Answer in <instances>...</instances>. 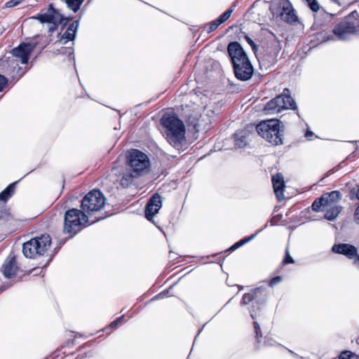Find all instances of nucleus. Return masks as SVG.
Returning <instances> with one entry per match:
<instances>
[{"mask_svg": "<svg viewBox=\"0 0 359 359\" xmlns=\"http://www.w3.org/2000/svg\"><path fill=\"white\" fill-rule=\"evenodd\" d=\"M15 183L10 184L6 189L0 194V201H6L13 194L15 189Z\"/></svg>", "mask_w": 359, "mask_h": 359, "instance_id": "obj_23", "label": "nucleus"}, {"mask_svg": "<svg viewBox=\"0 0 359 359\" xmlns=\"http://www.w3.org/2000/svg\"><path fill=\"white\" fill-rule=\"evenodd\" d=\"M341 210V207L339 205L324 208L323 212H325V218L330 221L334 220Z\"/></svg>", "mask_w": 359, "mask_h": 359, "instance_id": "obj_19", "label": "nucleus"}, {"mask_svg": "<svg viewBox=\"0 0 359 359\" xmlns=\"http://www.w3.org/2000/svg\"><path fill=\"white\" fill-rule=\"evenodd\" d=\"M254 325H255V329L256 337H258L259 334L261 335V330H260L259 325L258 323H257V322L254 323Z\"/></svg>", "mask_w": 359, "mask_h": 359, "instance_id": "obj_37", "label": "nucleus"}, {"mask_svg": "<svg viewBox=\"0 0 359 359\" xmlns=\"http://www.w3.org/2000/svg\"><path fill=\"white\" fill-rule=\"evenodd\" d=\"M36 47L34 43H22L17 48H13L10 55L0 60V66L5 73L13 79L21 77L25 70L19 66L27 64L30 55Z\"/></svg>", "mask_w": 359, "mask_h": 359, "instance_id": "obj_1", "label": "nucleus"}, {"mask_svg": "<svg viewBox=\"0 0 359 359\" xmlns=\"http://www.w3.org/2000/svg\"><path fill=\"white\" fill-rule=\"evenodd\" d=\"M261 231H262V230L260 229V230L257 231L255 233H254V234L251 235L250 236L245 237V238H244L243 239H242V240H243V241L244 242V244H245L246 243H248V242H249V241H252L254 238H255V237L257 236V234H258Z\"/></svg>", "mask_w": 359, "mask_h": 359, "instance_id": "obj_33", "label": "nucleus"}, {"mask_svg": "<svg viewBox=\"0 0 359 359\" xmlns=\"http://www.w3.org/2000/svg\"><path fill=\"white\" fill-rule=\"evenodd\" d=\"M355 221L357 224H359V205H358L355 211Z\"/></svg>", "mask_w": 359, "mask_h": 359, "instance_id": "obj_38", "label": "nucleus"}, {"mask_svg": "<svg viewBox=\"0 0 359 359\" xmlns=\"http://www.w3.org/2000/svg\"><path fill=\"white\" fill-rule=\"evenodd\" d=\"M256 130L260 136L271 144L278 145L283 143V133L278 119L264 121L257 126Z\"/></svg>", "mask_w": 359, "mask_h": 359, "instance_id": "obj_7", "label": "nucleus"}, {"mask_svg": "<svg viewBox=\"0 0 359 359\" xmlns=\"http://www.w3.org/2000/svg\"><path fill=\"white\" fill-rule=\"evenodd\" d=\"M322 200L324 202V208L339 205V203L341 200V195L339 191H333L324 194L322 196Z\"/></svg>", "mask_w": 359, "mask_h": 359, "instance_id": "obj_17", "label": "nucleus"}, {"mask_svg": "<svg viewBox=\"0 0 359 359\" xmlns=\"http://www.w3.org/2000/svg\"><path fill=\"white\" fill-rule=\"evenodd\" d=\"M357 344H359V338L356 340Z\"/></svg>", "mask_w": 359, "mask_h": 359, "instance_id": "obj_46", "label": "nucleus"}, {"mask_svg": "<svg viewBox=\"0 0 359 359\" xmlns=\"http://www.w3.org/2000/svg\"><path fill=\"white\" fill-rule=\"evenodd\" d=\"M312 135H313V133L311 131H306V133L305 134L306 137H307L311 136Z\"/></svg>", "mask_w": 359, "mask_h": 359, "instance_id": "obj_41", "label": "nucleus"}, {"mask_svg": "<svg viewBox=\"0 0 359 359\" xmlns=\"http://www.w3.org/2000/svg\"><path fill=\"white\" fill-rule=\"evenodd\" d=\"M261 290H262V287H257L253 290L250 293L244 294L242 298L241 304L246 305L250 304L255 298L257 292Z\"/></svg>", "mask_w": 359, "mask_h": 359, "instance_id": "obj_22", "label": "nucleus"}, {"mask_svg": "<svg viewBox=\"0 0 359 359\" xmlns=\"http://www.w3.org/2000/svg\"><path fill=\"white\" fill-rule=\"evenodd\" d=\"M354 258V264L359 268V255L358 256L356 255Z\"/></svg>", "mask_w": 359, "mask_h": 359, "instance_id": "obj_40", "label": "nucleus"}, {"mask_svg": "<svg viewBox=\"0 0 359 359\" xmlns=\"http://www.w3.org/2000/svg\"><path fill=\"white\" fill-rule=\"evenodd\" d=\"M354 355V353L350 351H344L339 355L340 359H351Z\"/></svg>", "mask_w": 359, "mask_h": 359, "instance_id": "obj_28", "label": "nucleus"}, {"mask_svg": "<svg viewBox=\"0 0 359 359\" xmlns=\"http://www.w3.org/2000/svg\"><path fill=\"white\" fill-rule=\"evenodd\" d=\"M356 196L359 199V187H358V191H357V194H356Z\"/></svg>", "mask_w": 359, "mask_h": 359, "instance_id": "obj_44", "label": "nucleus"}, {"mask_svg": "<svg viewBox=\"0 0 359 359\" xmlns=\"http://www.w3.org/2000/svg\"><path fill=\"white\" fill-rule=\"evenodd\" d=\"M236 77L241 81L249 80L254 72L252 65L238 42H231L227 47Z\"/></svg>", "mask_w": 359, "mask_h": 359, "instance_id": "obj_4", "label": "nucleus"}, {"mask_svg": "<svg viewBox=\"0 0 359 359\" xmlns=\"http://www.w3.org/2000/svg\"><path fill=\"white\" fill-rule=\"evenodd\" d=\"M79 25V21L75 20L71 23L67 27L65 32L62 35L61 38L55 42V46H60L67 44L69 41H74L76 36Z\"/></svg>", "mask_w": 359, "mask_h": 359, "instance_id": "obj_13", "label": "nucleus"}, {"mask_svg": "<svg viewBox=\"0 0 359 359\" xmlns=\"http://www.w3.org/2000/svg\"><path fill=\"white\" fill-rule=\"evenodd\" d=\"M310 8V9L313 11L316 12L319 10L320 6L318 3L317 0H305Z\"/></svg>", "mask_w": 359, "mask_h": 359, "instance_id": "obj_27", "label": "nucleus"}, {"mask_svg": "<svg viewBox=\"0 0 359 359\" xmlns=\"http://www.w3.org/2000/svg\"><path fill=\"white\" fill-rule=\"evenodd\" d=\"M280 17L283 21L290 24L294 23L297 20V17L290 2H284L283 4Z\"/></svg>", "mask_w": 359, "mask_h": 359, "instance_id": "obj_16", "label": "nucleus"}, {"mask_svg": "<svg viewBox=\"0 0 359 359\" xmlns=\"http://www.w3.org/2000/svg\"><path fill=\"white\" fill-rule=\"evenodd\" d=\"M234 142L238 148L244 147L248 143V133L243 130L236 133L234 135Z\"/></svg>", "mask_w": 359, "mask_h": 359, "instance_id": "obj_20", "label": "nucleus"}, {"mask_svg": "<svg viewBox=\"0 0 359 359\" xmlns=\"http://www.w3.org/2000/svg\"><path fill=\"white\" fill-rule=\"evenodd\" d=\"M163 297V295H162L161 294H158V295H157V296L154 297L152 299V300H154V299H158L161 298V297Z\"/></svg>", "mask_w": 359, "mask_h": 359, "instance_id": "obj_42", "label": "nucleus"}, {"mask_svg": "<svg viewBox=\"0 0 359 359\" xmlns=\"http://www.w3.org/2000/svg\"><path fill=\"white\" fill-rule=\"evenodd\" d=\"M266 344H269V345H272V344H269V340L266 341Z\"/></svg>", "mask_w": 359, "mask_h": 359, "instance_id": "obj_45", "label": "nucleus"}, {"mask_svg": "<svg viewBox=\"0 0 359 359\" xmlns=\"http://www.w3.org/2000/svg\"><path fill=\"white\" fill-rule=\"evenodd\" d=\"M128 171L123 173L120 184L123 187H129L133 180L147 174L150 170V161L144 152L132 149L127 156Z\"/></svg>", "mask_w": 359, "mask_h": 359, "instance_id": "obj_3", "label": "nucleus"}, {"mask_svg": "<svg viewBox=\"0 0 359 359\" xmlns=\"http://www.w3.org/2000/svg\"><path fill=\"white\" fill-rule=\"evenodd\" d=\"M32 18L39 20L41 23H50L51 24L49 27V32H52L55 29L56 25L62 23L65 20L62 15L59 13L58 11L55 9L52 5L49 6V8L45 13L39 14Z\"/></svg>", "mask_w": 359, "mask_h": 359, "instance_id": "obj_10", "label": "nucleus"}, {"mask_svg": "<svg viewBox=\"0 0 359 359\" xmlns=\"http://www.w3.org/2000/svg\"><path fill=\"white\" fill-rule=\"evenodd\" d=\"M7 79L5 76L0 74V91H1L4 89V88L7 84Z\"/></svg>", "mask_w": 359, "mask_h": 359, "instance_id": "obj_31", "label": "nucleus"}, {"mask_svg": "<svg viewBox=\"0 0 359 359\" xmlns=\"http://www.w3.org/2000/svg\"><path fill=\"white\" fill-rule=\"evenodd\" d=\"M18 269V267L17 266L15 259L13 257H11L8 262L4 264L1 268V271L6 278H9L16 274Z\"/></svg>", "mask_w": 359, "mask_h": 359, "instance_id": "obj_18", "label": "nucleus"}, {"mask_svg": "<svg viewBox=\"0 0 359 359\" xmlns=\"http://www.w3.org/2000/svg\"><path fill=\"white\" fill-rule=\"evenodd\" d=\"M272 183L274 193L279 201L285 198L283 191L285 189V181L283 175L280 173H277L272 177Z\"/></svg>", "mask_w": 359, "mask_h": 359, "instance_id": "obj_15", "label": "nucleus"}, {"mask_svg": "<svg viewBox=\"0 0 359 359\" xmlns=\"http://www.w3.org/2000/svg\"><path fill=\"white\" fill-rule=\"evenodd\" d=\"M250 316H251V317H252L253 319H255V316L254 311H250Z\"/></svg>", "mask_w": 359, "mask_h": 359, "instance_id": "obj_43", "label": "nucleus"}, {"mask_svg": "<svg viewBox=\"0 0 359 359\" xmlns=\"http://www.w3.org/2000/svg\"><path fill=\"white\" fill-rule=\"evenodd\" d=\"M160 123L168 142L178 150L182 149L186 144V128L183 121L173 113H165Z\"/></svg>", "mask_w": 359, "mask_h": 359, "instance_id": "obj_2", "label": "nucleus"}, {"mask_svg": "<svg viewBox=\"0 0 359 359\" xmlns=\"http://www.w3.org/2000/svg\"><path fill=\"white\" fill-rule=\"evenodd\" d=\"M22 1V0H10L6 3L5 6L6 8H13L19 5Z\"/></svg>", "mask_w": 359, "mask_h": 359, "instance_id": "obj_29", "label": "nucleus"}, {"mask_svg": "<svg viewBox=\"0 0 359 359\" xmlns=\"http://www.w3.org/2000/svg\"><path fill=\"white\" fill-rule=\"evenodd\" d=\"M105 203L104 195L98 190H93L86 195L81 201L83 212L91 214L99 211Z\"/></svg>", "mask_w": 359, "mask_h": 359, "instance_id": "obj_9", "label": "nucleus"}, {"mask_svg": "<svg viewBox=\"0 0 359 359\" xmlns=\"http://www.w3.org/2000/svg\"><path fill=\"white\" fill-rule=\"evenodd\" d=\"M123 318V316L118 318L116 320L113 321L110 325V328H116L118 324L121 322L122 319Z\"/></svg>", "mask_w": 359, "mask_h": 359, "instance_id": "obj_32", "label": "nucleus"}, {"mask_svg": "<svg viewBox=\"0 0 359 359\" xmlns=\"http://www.w3.org/2000/svg\"><path fill=\"white\" fill-rule=\"evenodd\" d=\"M85 212L75 208L67 210L64 217V232L73 236L80 231L88 222Z\"/></svg>", "mask_w": 359, "mask_h": 359, "instance_id": "obj_6", "label": "nucleus"}, {"mask_svg": "<svg viewBox=\"0 0 359 359\" xmlns=\"http://www.w3.org/2000/svg\"><path fill=\"white\" fill-rule=\"evenodd\" d=\"M281 281V277L280 276H276L273 278L269 281V285L270 287H273L274 285L278 284Z\"/></svg>", "mask_w": 359, "mask_h": 359, "instance_id": "obj_30", "label": "nucleus"}, {"mask_svg": "<svg viewBox=\"0 0 359 359\" xmlns=\"http://www.w3.org/2000/svg\"><path fill=\"white\" fill-rule=\"evenodd\" d=\"M283 263L284 264L294 263V260L292 258V257L290 255V254H289L287 250L286 251V255H285V259L283 260Z\"/></svg>", "mask_w": 359, "mask_h": 359, "instance_id": "obj_35", "label": "nucleus"}, {"mask_svg": "<svg viewBox=\"0 0 359 359\" xmlns=\"http://www.w3.org/2000/svg\"><path fill=\"white\" fill-rule=\"evenodd\" d=\"M332 250L335 253L344 255L348 259H353L358 255L357 248L347 243L334 244L332 246Z\"/></svg>", "mask_w": 359, "mask_h": 359, "instance_id": "obj_14", "label": "nucleus"}, {"mask_svg": "<svg viewBox=\"0 0 359 359\" xmlns=\"http://www.w3.org/2000/svg\"><path fill=\"white\" fill-rule=\"evenodd\" d=\"M288 93L289 90L285 88L281 95L270 100L264 108V113L267 115H273L286 109L295 110L296 103Z\"/></svg>", "mask_w": 359, "mask_h": 359, "instance_id": "obj_8", "label": "nucleus"}, {"mask_svg": "<svg viewBox=\"0 0 359 359\" xmlns=\"http://www.w3.org/2000/svg\"><path fill=\"white\" fill-rule=\"evenodd\" d=\"M162 206V200L160 195L155 194L149 201L145 208V216L148 220L151 221Z\"/></svg>", "mask_w": 359, "mask_h": 359, "instance_id": "obj_12", "label": "nucleus"}, {"mask_svg": "<svg viewBox=\"0 0 359 359\" xmlns=\"http://www.w3.org/2000/svg\"><path fill=\"white\" fill-rule=\"evenodd\" d=\"M220 25V23L218 22V21L216 20L212 21L210 23H208L205 25V29L208 33H210L215 30Z\"/></svg>", "mask_w": 359, "mask_h": 359, "instance_id": "obj_25", "label": "nucleus"}, {"mask_svg": "<svg viewBox=\"0 0 359 359\" xmlns=\"http://www.w3.org/2000/svg\"><path fill=\"white\" fill-rule=\"evenodd\" d=\"M62 51H61L62 54H68L69 55H72L73 53V49L72 47H65V48H62Z\"/></svg>", "mask_w": 359, "mask_h": 359, "instance_id": "obj_36", "label": "nucleus"}, {"mask_svg": "<svg viewBox=\"0 0 359 359\" xmlns=\"http://www.w3.org/2000/svg\"><path fill=\"white\" fill-rule=\"evenodd\" d=\"M245 38H246L247 41L251 45V46L254 49L255 47V44L253 42V41L250 37H248V36H246Z\"/></svg>", "mask_w": 359, "mask_h": 359, "instance_id": "obj_39", "label": "nucleus"}, {"mask_svg": "<svg viewBox=\"0 0 359 359\" xmlns=\"http://www.w3.org/2000/svg\"><path fill=\"white\" fill-rule=\"evenodd\" d=\"M359 32V14L357 11L351 12L341 21L336 25L332 32L339 40L348 39L351 36Z\"/></svg>", "mask_w": 359, "mask_h": 359, "instance_id": "obj_5", "label": "nucleus"}, {"mask_svg": "<svg viewBox=\"0 0 359 359\" xmlns=\"http://www.w3.org/2000/svg\"><path fill=\"white\" fill-rule=\"evenodd\" d=\"M22 252L26 257L34 259L38 256V251L35 250L34 247L28 245V241L25 243L22 246Z\"/></svg>", "mask_w": 359, "mask_h": 359, "instance_id": "obj_21", "label": "nucleus"}, {"mask_svg": "<svg viewBox=\"0 0 359 359\" xmlns=\"http://www.w3.org/2000/svg\"><path fill=\"white\" fill-rule=\"evenodd\" d=\"M233 9L232 8H229L228 9L227 11H226L223 14H222L217 19V20L218 21L219 23L222 24L223 22H224L225 21H226L231 16L232 12H233Z\"/></svg>", "mask_w": 359, "mask_h": 359, "instance_id": "obj_26", "label": "nucleus"}, {"mask_svg": "<svg viewBox=\"0 0 359 359\" xmlns=\"http://www.w3.org/2000/svg\"><path fill=\"white\" fill-rule=\"evenodd\" d=\"M312 210L315 212L323 211L324 210V202L322 200V196L320 198L316 199L311 205Z\"/></svg>", "mask_w": 359, "mask_h": 359, "instance_id": "obj_24", "label": "nucleus"}, {"mask_svg": "<svg viewBox=\"0 0 359 359\" xmlns=\"http://www.w3.org/2000/svg\"><path fill=\"white\" fill-rule=\"evenodd\" d=\"M50 243L51 239L48 234L34 238L28 241V245L34 247L35 250L38 251V255H43L50 248Z\"/></svg>", "mask_w": 359, "mask_h": 359, "instance_id": "obj_11", "label": "nucleus"}, {"mask_svg": "<svg viewBox=\"0 0 359 359\" xmlns=\"http://www.w3.org/2000/svg\"><path fill=\"white\" fill-rule=\"evenodd\" d=\"M243 245H244V242L243 241V240H241L239 241L238 242L236 243L235 244H233L229 249V251H233L235 250L236 249H237L238 248L242 246Z\"/></svg>", "mask_w": 359, "mask_h": 359, "instance_id": "obj_34", "label": "nucleus"}]
</instances>
